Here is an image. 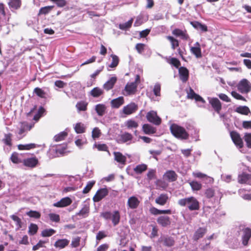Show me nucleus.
Returning a JSON list of instances; mask_svg holds the SVG:
<instances>
[{
  "instance_id": "51",
  "label": "nucleus",
  "mask_w": 251,
  "mask_h": 251,
  "mask_svg": "<svg viewBox=\"0 0 251 251\" xmlns=\"http://www.w3.org/2000/svg\"><path fill=\"white\" fill-rule=\"evenodd\" d=\"M126 126L129 129L132 128H136L138 126V124L136 121L132 120H129L126 121Z\"/></svg>"
},
{
  "instance_id": "60",
  "label": "nucleus",
  "mask_w": 251,
  "mask_h": 251,
  "mask_svg": "<svg viewBox=\"0 0 251 251\" xmlns=\"http://www.w3.org/2000/svg\"><path fill=\"white\" fill-rule=\"evenodd\" d=\"M44 111V108L43 107L41 106L38 109V113L34 115L33 117V120L36 121H38L42 116V115L43 114Z\"/></svg>"
},
{
  "instance_id": "38",
  "label": "nucleus",
  "mask_w": 251,
  "mask_h": 251,
  "mask_svg": "<svg viewBox=\"0 0 251 251\" xmlns=\"http://www.w3.org/2000/svg\"><path fill=\"white\" fill-rule=\"evenodd\" d=\"M103 93V90L99 88L95 87L93 88L90 92V94L91 96H92L94 98H97L101 95Z\"/></svg>"
},
{
  "instance_id": "13",
  "label": "nucleus",
  "mask_w": 251,
  "mask_h": 251,
  "mask_svg": "<svg viewBox=\"0 0 251 251\" xmlns=\"http://www.w3.org/2000/svg\"><path fill=\"white\" fill-rule=\"evenodd\" d=\"M72 202V201L69 197H65L54 203L53 206L56 207H64L70 205Z\"/></svg>"
},
{
  "instance_id": "56",
  "label": "nucleus",
  "mask_w": 251,
  "mask_h": 251,
  "mask_svg": "<svg viewBox=\"0 0 251 251\" xmlns=\"http://www.w3.org/2000/svg\"><path fill=\"white\" fill-rule=\"evenodd\" d=\"M26 215L30 217L38 219L40 217V213L36 211L30 210L26 212Z\"/></svg>"
},
{
  "instance_id": "52",
  "label": "nucleus",
  "mask_w": 251,
  "mask_h": 251,
  "mask_svg": "<svg viewBox=\"0 0 251 251\" xmlns=\"http://www.w3.org/2000/svg\"><path fill=\"white\" fill-rule=\"evenodd\" d=\"M55 231L51 228L45 229L42 231L41 235L43 237H50L54 234Z\"/></svg>"
},
{
  "instance_id": "24",
  "label": "nucleus",
  "mask_w": 251,
  "mask_h": 251,
  "mask_svg": "<svg viewBox=\"0 0 251 251\" xmlns=\"http://www.w3.org/2000/svg\"><path fill=\"white\" fill-rule=\"evenodd\" d=\"M111 106L113 108H118L124 103V98L123 97H119L112 100L111 102Z\"/></svg>"
},
{
  "instance_id": "29",
  "label": "nucleus",
  "mask_w": 251,
  "mask_h": 251,
  "mask_svg": "<svg viewBox=\"0 0 251 251\" xmlns=\"http://www.w3.org/2000/svg\"><path fill=\"white\" fill-rule=\"evenodd\" d=\"M150 212L154 215L159 214H171L172 213V211L170 209L159 210L154 207L150 209Z\"/></svg>"
},
{
  "instance_id": "54",
  "label": "nucleus",
  "mask_w": 251,
  "mask_h": 251,
  "mask_svg": "<svg viewBox=\"0 0 251 251\" xmlns=\"http://www.w3.org/2000/svg\"><path fill=\"white\" fill-rule=\"evenodd\" d=\"M11 218L16 222V225L17 226V229H19L22 227L21 220L18 216L12 215L10 216Z\"/></svg>"
},
{
  "instance_id": "5",
  "label": "nucleus",
  "mask_w": 251,
  "mask_h": 251,
  "mask_svg": "<svg viewBox=\"0 0 251 251\" xmlns=\"http://www.w3.org/2000/svg\"><path fill=\"white\" fill-rule=\"evenodd\" d=\"M146 117L149 122L151 123L156 126L160 125L161 123V118L158 116L156 112L154 111H151L148 112Z\"/></svg>"
},
{
  "instance_id": "34",
  "label": "nucleus",
  "mask_w": 251,
  "mask_h": 251,
  "mask_svg": "<svg viewBox=\"0 0 251 251\" xmlns=\"http://www.w3.org/2000/svg\"><path fill=\"white\" fill-rule=\"evenodd\" d=\"M166 179L170 181H174L176 179L177 175L173 171H168L164 175Z\"/></svg>"
},
{
  "instance_id": "1",
  "label": "nucleus",
  "mask_w": 251,
  "mask_h": 251,
  "mask_svg": "<svg viewBox=\"0 0 251 251\" xmlns=\"http://www.w3.org/2000/svg\"><path fill=\"white\" fill-rule=\"evenodd\" d=\"M177 203L181 206L187 205L190 211L198 210L200 209V202L194 197L180 199L178 201Z\"/></svg>"
},
{
  "instance_id": "64",
  "label": "nucleus",
  "mask_w": 251,
  "mask_h": 251,
  "mask_svg": "<svg viewBox=\"0 0 251 251\" xmlns=\"http://www.w3.org/2000/svg\"><path fill=\"white\" fill-rule=\"evenodd\" d=\"M49 216L50 220L53 222H58L60 221L59 215L57 214L50 213Z\"/></svg>"
},
{
  "instance_id": "16",
  "label": "nucleus",
  "mask_w": 251,
  "mask_h": 251,
  "mask_svg": "<svg viewBox=\"0 0 251 251\" xmlns=\"http://www.w3.org/2000/svg\"><path fill=\"white\" fill-rule=\"evenodd\" d=\"M133 138L132 135L128 132H125L119 136L118 139V143H127V144H129L130 142Z\"/></svg>"
},
{
  "instance_id": "35",
  "label": "nucleus",
  "mask_w": 251,
  "mask_h": 251,
  "mask_svg": "<svg viewBox=\"0 0 251 251\" xmlns=\"http://www.w3.org/2000/svg\"><path fill=\"white\" fill-rule=\"evenodd\" d=\"M190 51L192 53H193L196 58H200L201 57V49L200 47H192L190 49Z\"/></svg>"
},
{
  "instance_id": "50",
  "label": "nucleus",
  "mask_w": 251,
  "mask_h": 251,
  "mask_svg": "<svg viewBox=\"0 0 251 251\" xmlns=\"http://www.w3.org/2000/svg\"><path fill=\"white\" fill-rule=\"evenodd\" d=\"M38 226L34 224H31L29 226L28 234L30 235H33L37 232Z\"/></svg>"
},
{
  "instance_id": "15",
  "label": "nucleus",
  "mask_w": 251,
  "mask_h": 251,
  "mask_svg": "<svg viewBox=\"0 0 251 251\" xmlns=\"http://www.w3.org/2000/svg\"><path fill=\"white\" fill-rule=\"evenodd\" d=\"M178 73L180 80L185 82L189 77V71L184 67H180L178 69Z\"/></svg>"
},
{
  "instance_id": "42",
  "label": "nucleus",
  "mask_w": 251,
  "mask_h": 251,
  "mask_svg": "<svg viewBox=\"0 0 251 251\" xmlns=\"http://www.w3.org/2000/svg\"><path fill=\"white\" fill-rule=\"evenodd\" d=\"M147 169V166L145 164L138 165L134 168L136 174H141Z\"/></svg>"
},
{
  "instance_id": "44",
  "label": "nucleus",
  "mask_w": 251,
  "mask_h": 251,
  "mask_svg": "<svg viewBox=\"0 0 251 251\" xmlns=\"http://www.w3.org/2000/svg\"><path fill=\"white\" fill-rule=\"evenodd\" d=\"M132 23L133 19H131L125 23L120 24L119 25V28L122 30H126L131 26Z\"/></svg>"
},
{
  "instance_id": "19",
  "label": "nucleus",
  "mask_w": 251,
  "mask_h": 251,
  "mask_svg": "<svg viewBox=\"0 0 251 251\" xmlns=\"http://www.w3.org/2000/svg\"><path fill=\"white\" fill-rule=\"evenodd\" d=\"M168 200L169 197L168 194L162 193L155 199V202L157 204L163 206L166 204Z\"/></svg>"
},
{
  "instance_id": "33",
  "label": "nucleus",
  "mask_w": 251,
  "mask_h": 251,
  "mask_svg": "<svg viewBox=\"0 0 251 251\" xmlns=\"http://www.w3.org/2000/svg\"><path fill=\"white\" fill-rule=\"evenodd\" d=\"M143 130L147 134H153L156 132V128L149 124H144L143 126Z\"/></svg>"
},
{
  "instance_id": "6",
  "label": "nucleus",
  "mask_w": 251,
  "mask_h": 251,
  "mask_svg": "<svg viewBox=\"0 0 251 251\" xmlns=\"http://www.w3.org/2000/svg\"><path fill=\"white\" fill-rule=\"evenodd\" d=\"M90 213V205L86 202H84L80 210L75 214L76 216H79L80 218H85L87 217Z\"/></svg>"
},
{
  "instance_id": "39",
  "label": "nucleus",
  "mask_w": 251,
  "mask_h": 251,
  "mask_svg": "<svg viewBox=\"0 0 251 251\" xmlns=\"http://www.w3.org/2000/svg\"><path fill=\"white\" fill-rule=\"evenodd\" d=\"M74 128L77 133H82L85 131L84 125L81 123H76Z\"/></svg>"
},
{
  "instance_id": "40",
  "label": "nucleus",
  "mask_w": 251,
  "mask_h": 251,
  "mask_svg": "<svg viewBox=\"0 0 251 251\" xmlns=\"http://www.w3.org/2000/svg\"><path fill=\"white\" fill-rule=\"evenodd\" d=\"M189 184L193 191H199L202 188L201 184L197 181H191Z\"/></svg>"
},
{
  "instance_id": "59",
  "label": "nucleus",
  "mask_w": 251,
  "mask_h": 251,
  "mask_svg": "<svg viewBox=\"0 0 251 251\" xmlns=\"http://www.w3.org/2000/svg\"><path fill=\"white\" fill-rule=\"evenodd\" d=\"M244 140L246 142L247 147L249 148H251V133H245Z\"/></svg>"
},
{
  "instance_id": "21",
  "label": "nucleus",
  "mask_w": 251,
  "mask_h": 251,
  "mask_svg": "<svg viewBox=\"0 0 251 251\" xmlns=\"http://www.w3.org/2000/svg\"><path fill=\"white\" fill-rule=\"evenodd\" d=\"M172 34L176 37H180L182 39L185 40H187L189 37L186 30L183 31L178 28L174 29Z\"/></svg>"
},
{
  "instance_id": "46",
  "label": "nucleus",
  "mask_w": 251,
  "mask_h": 251,
  "mask_svg": "<svg viewBox=\"0 0 251 251\" xmlns=\"http://www.w3.org/2000/svg\"><path fill=\"white\" fill-rule=\"evenodd\" d=\"M67 136V133L65 131H64L55 135L54 137V140L56 142L61 141L63 140Z\"/></svg>"
},
{
  "instance_id": "37",
  "label": "nucleus",
  "mask_w": 251,
  "mask_h": 251,
  "mask_svg": "<svg viewBox=\"0 0 251 251\" xmlns=\"http://www.w3.org/2000/svg\"><path fill=\"white\" fill-rule=\"evenodd\" d=\"M69 241L67 239H59L54 244V246L60 249L64 248L67 246Z\"/></svg>"
},
{
  "instance_id": "10",
  "label": "nucleus",
  "mask_w": 251,
  "mask_h": 251,
  "mask_svg": "<svg viewBox=\"0 0 251 251\" xmlns=\"http://www.w3.org/2000/svg\"><path fill=\"white\" fill-rule=\"evenodd\" d=\"M108 194V190L107 188H101L97 191L94 196L93 200L94 202H99Z\"/></svg>"
},
{
  "instance_id": "2",
  "label": "nucleus",
  "mask_w": 251,
  "mask_h": 251,
  "mask_svg": "<svg viewBox=\"0 0 251 251\" xmlns=\"http://www.w3.org/2000/svg\"><path fill=\"white\" fill-rule=\"evenodd\" d=\"M170 129L172 134L177 139L186 140L189 138V135L186 130L176 124H172Z\"/></svg>"
},
{
  "instance_id": "9",
  "label": "nucleus",
  "mask_w": 251,
  "mask_h": 251,
  "mask_svg": "<svg viewBox=\"0 0 251 251\" xmlns=\"http://www.w3.org/2000/svg\"><path fill=\"white\" fill-rule=\"evenodd\" d=\"M209 103L211 105L215 111L220 114L222 109V104L220 101L216 98H208Z\"/></svg>"
},
{
  "instance_id": "57",
  "label": "nucleus",
  "mask_w": 251,
  "mask_h": 251,
  "mask_svg": "<svg viewBox=\"0 0 251 251\" xmlns=\"http://www.w3.org/2000/svg\"><path fill=\"white\" fill-rule=\"evenodd\" d=\"M193 175L194 176H195L196 177H198V178H206V179H209L210 181L211 180H213L212 178L210 177L207 176L206 175L203 174L202 173H201V172H194L193 173Z\"/></svg>"
},
{
  "instance_id": "45",
  "label": "nucleus",
  "mask_w": 251,
  "mask_h": 251,
  "mask_svg": "<svg viewBox=\"0 0 251 251\" xmlns=\"http://www.w3.org/2000/svg\"><path fill=\"white\" fill-rule=\"evenodd\" d=\"M36 147V145L33 143H30L25 145H18V149L20 150H29Z\"/></svg>"
},
{
  "instance_id": "27",
  "label": "nucleus",
  "mask_w": 251,
  "mask_h": 251,
  "mask_svg": "<svg viewBox=\"0 0 251 251\" xmlns=\"http://www.w3.org/2000/svg\"><path fill=\"white\" fill-rule=\"evenodd\" d=\"M95 109L97 114L100 117L103 116L106 112V106L103 104H97Z\"/></svg>"
},
{
  "instance_id": "31",
  "label": "nucleus",
  "mask_w": 251,
  "mask_h": 251,
  "mask_svg": "<svg viewBox=\"0 0 251 251\" xmlns=\"http://www.w3.org/2000/svg\"><path fill=\"white\" fill-rule=\"evenodd\" d=\"M114 155L115 160L117 162L124 165L126 164V158L123 155L122 153L120 152H114Z\"/></svg>"
},
{
  "instance_id": "8",
  "label": "nucleus",
  "mask_w": 251,
  "mask_h": 251,
  "mask_svg": "<svg viewBox=\"0 0 251 251\" xmlns=\"http://www.w3.org/2000/svg\"><path fill=\"white\" fill-rule=\"evenodd\" d=\"M137 85L135 82H128L125 87L126 93H124V95L129 96L134 94L137 91Z\"/></svg>"
},
{
  "instance_id": "11",
  "label": "nucleus",
  "mask_w": 251,
  "mask_h": 251,
  "mask_svg": "<svg viewBox=\"0 0 251 251\" xmlns=\"http://www.w3.org/2000/svg\"><path fill=\"white\" fill-rule=\"evenodd\" d=\"M137 109L138 105L134 102H131L123 107V112L126 115H130L135 112Z\"/></svg>"
},
{
  "instance_id": "36",
  "label": "nucleus",
  "mask_w": 251,
  "mask_h": 251,
  "mask_svg": "<svg viewBox=\"0 0 251 251\" xmlns=\"http://www.w3.org/2000/svg\"><path fill=\"white\" fill-rule=\"evenodd\" d=\"M12 134L10 133L4 134V138L2 139V142L6 145L11 146L12 145Z\"/></svg>"
},
{
  "instance_id": "47",
  "label": "nucleus",
  "mask_w": 251,
  "mask_h": 251,
  "mask_svg": "<svg viewBox=\"0 0 251 251\" xmlns=\"http://www.w3.org/2000/svg\"><path fill=\"white\" fill-rule=\"evenodd\" d=\"M235 111L242 114L248 115L250 110L249 108L246 106H239L236 108Z\"/></svg>"
},
{
  "instance_id": "4",
  "label": "nucleus",
  "mask_w": 251,
  "mask_h": 251,
  "mask_svg": "<svg viewBox=\"0 0 251 251\" xmlns=\"http://www.w3.org/2000/svg\"><path fill=\"white\" fill-rule=\"evenodd\" d=\"M237 87L239 91L242 94H247L251 91V84L245 78L241 80Z\"/></svg>"
},
{
  "instance_id": "61",
  "label": "nucleus",
  "mask_w": 251,
  "mask_h": 251,
  "mask_svg": "<svg viewBox=\"0 0 251 251\" xmlns=\"http://www.w3.org/2000/svg\"><path fill=\"white\" fill-rule=\"evenodd\" d=\"M160 90H161V86L159 83H156L153 89V92L154 94L156 96H159L160 95Z\"/></svg>"
},
{
  "instance_id": "26",
  "label": "nucleus",
  "mask_w": 251,
  "mask_h": 251,
  "mask_svg": "<svg viewBox=\"0 0 251 251\" xmlns=\"http://www.w3.org/2000/svg\"><path fill=\"white\" fill-rule=\"evenodd\" d=\"M159 241L163 243L165 246L171 247L174 245L175 241L173 237L164 236L159 239Z\"/></svg>"
},
{
  "instance_id": "14",
  "label": "nucleus",
  "mask_w": 251,
  "mask_h": 251,
  "mask_svg": "<svg viewBox=\"0 0 251 251\" xmlns=\"http://www.w3.org/2000/svg\"><path fill=\"white\" fill-rule=\"evenodd\" d=\"M140 201L135 196L129 197L127 200V205L132 209H136L140 204Z\"/></svg>"
},
{
  "instance_id": "53",
  "label": "nucleus",
  "mask_w": 251,
  "mask_h": 251,
  "mask_svg": "<svg viewBox=\"0 0 251 251\" xmlns=\"http://www.w3.org/2000/svg\"><path fill=\"white\" fill-rule=\"evenodd\" d=\"M34 93L41 98H46V93L42 89L39 87H36L34 89Z\"/></svg>"
},
{
  "instance_id": "22",
  "label": "nucleus",
  "mask_w": 251,
  "mask_h": 251,
  "mask_svg": "<svg viewBox=\"0 0 251 251\" xmlns=\"http://www.w3.org/2000/svg\"><path fill=\"white\" fill-rule=\"evenodd\" d=\"M157 222L162 226L166 227L171 224V220L168 216H161L157 219Z\"/></svg>"
},
{
  "instance_id": "62",
  "label": "nucleus",
  "mask_w": 251,
  "mask_h": 251,
  "mask_svg": "<svg viewBox=\"0 0 251 251\" xmlns=\"http://www.w3.org/2000/svg\"><path fill=\"white\" fill-rule=\"evenodd\" d=\"M100 134V130L98 127H95L92 132V136L93 139L98 138Z\"/></svg>"
},
{
  "instance_id": "41",
  "label": "nucleus",
  "mask_w": 251,
  "mask_h": 251,
  "mask_svg": "<svg viewBox=\"0 0 251 251\" xmlns=\"http://www.w3.org/2000/svg\"><path fill=\"white\" fill-rule=\"evenodd\" d=\"M166 38L171 42L173 50H175L176 47H178L179 43L177 39L171 36H167Z\"/></svg>"
},
{
  "instance_id": "48",
  "label": "nucleus",
  "mask_w": 251,
  "mask_h": 251,
  "mask_svg": "<svg viewBox=\"0 0 251 251\" xmlns=\"http://www.w3.org/2000/svg\"><path fill=\"white\" fill-rule=\"evenodd\" d=\"M168 63L178 69L181 64L179 60L175 57L171 58L168 61Z\"/></svg>"
},
{
  "instance_id": "49",
  "label": "nucleus",
  "mask_w": 251,
  "mask_h": 251,
  "mask_svg": "<svg viewBox=\"0 0 251 251\" xmlns=\"http://www.w3.org/2000/svg\"><path fill=\"white\" fill-rule=\"evenodd\" d=\"M246 191L244 189H240L239 190V193L241 197L246 200H251V194L249 193H246Z\"/></svg>"
},
{
  "instance_id": "55",
  "label": "nucleus",
  "mask_w": 251,
  "mask_h": 251,
  "mask_svg": "<svg viewBox=\"0 0 251 251\" xmlns=\"http://www.w3.org/2000/svg\"><path fill=\"white\" fill-rule=\"evenodd\" d=\"M52 6H48L42 7L40 9L39 11V14H47L52 9Z\"/></svg>"
},
{
  "instance_id": "18",
  "label": "nucleus",
  "mask_w": 251,
  "mask_h": 251,
  "mask_svg": "<svg viewBox=\"0 0 251 251\" xmlns=\"http://www.w3.org/2000/svg\"><path fill=\"white\" fill-rule=\"evenodd\" d=\"M187 97L190 99H195L197 101H201L203 103L205 102V100L201 96L195 93L191 88L189 91L187 92Z\"/></svg>"
},
{
  "instance_id": "7",
  "label": "nucleus",
  "mask_w": 251,
  "mask_h": 251,
  "mask_svg": "<svg viewBox=\"0 0 251 251\" xmlns=\"http://www.w3.org/2000/svg\"><path fill=\"white\" fill-rule=\"evenodd\" d=\"M33 124H28L27 122H23L21 123L19 130L18 134L20 139L23 138L25 135V133L28 130H30L33 126Z\"/></svg>"
},
{
  "instance_id": "3",
  "label": "nucleus",
  "mask_w": 251,
  "mask_h": 251,
  "mask_svg": "<svg viewBox=\"0 0 251 251\" xmlns=\"http://www.w3.org/2000/svg\"><path fill=\"white\" fill-rule=\"evenodd\" d=\"M100 216L106 220H111L114 226L119 224L121 218L119 211L115 210L113 212L106 211L101 213Z\"/></svg>"
},
{
  "instance_id": "12",
  "label": "nucleus",
  "mask_w": 251,
  "mask_h": 251,
  "mask_svg": "<svg viewBox=\"0 0 251 251\" xmlns=\"http://www.w3.org/2000/svg\"><path fill=\"white\" fill-rule=\"evenodd\" d=\"M231 139L235 145L239 148H242L243 146V142L240 135L235 131L230 132Z\"/></svg>"
},
{
  "instance_id": "17",
  "label": "nucleus",
  "mask_w": 251,
  "mask_h": 251,
  "mask_svg": "<svg viewBox=\"0 0 251 251\" xmlns=\"http://www.w3.org/2000/svg\"><path fill=\"white\" fill-rule=\"evenodd\" d=\"M251 237V229L249 228H245L243 230V235L242 236V244L244 246H247L248 241Z\"/></svg>"
},
{
  "instance_id": "28",
  "label": "nucleus",
  "mask_w": 251,
  "mask_h": 251,
  "mask_svg": "<svg viewBox=\"0 0 251 251\" xmlns=\"http://www.w3.org/2000/svg\"><path fill=\"white\" fill-rule=\"evenodd\" d=\"M206 232V229L204 227L199 228L195 232L193 239L195 241L202 238Z\"/></svg>"
},
{
  "instance_id": "30",
  "label": "nucleus",
  "mask_w": 251,
  "mask_h": 251,
  "mask_svg": "<svg viewBox=\"0 0 251 251\" xmlns=\"http://www.w3.org/2000/svg\"><path fill=\"white\" fill-rule=\"evenodd\" d=\"M8 4L11 9H19L22 5L21 0H9Z\"/></svg>"
},
{
  "instance_id": "20",
  "label": "nucleus",
  "mask_w": 251,
  "mask_h": 251,
  "mask_svg": "<svg viewBox=\"0 0 251 251\" xmlns=\"http://www.w3.org/2000/svg\"><path fill=\"white\" fill-rule=\"evenodd\" d=\"M38 163V160L35 157L25 159L23 161V164L25 166L30 168L35 167Z\"/></svg>"
},
{
  "instance_id": "63",
  "label": "nucleus",
  "mask_w": 251,
  "mask_h": 251,
  "mask_svg": "<svg viewBox=\"0 0 251 251\" xmlns=\"http://www.w3.org/2000/svg\"><path fill=\"white\" fill-rule=\"evenodd\" d=\"M11 160L14 163L18 164L21 162V160L19 158L18 154L17 153H14L11 155Z\"/></svg>"
},
{
  "instance_id": "43",
  "label": "nucleus",
  "mask_w": 251,
  "mask_h": 251,
  "mask_svg": "<svg viewBox=\"0 0 251 251\" xmlns=\"http://www.w3.org/2000/svg\"><path fill=\"white\" fill-rule=\"evenodd\" d=\"M111 57H112V62L109 65L108 67L112 68H115L119 64V57L115 54H111Z\"/></svg>"
},
{
  "instance_id": "32",
  "label": "nucleus",
  "mask_w": 251,
  "mask_h": 251,
  "mask_svg": "<svg viewBox=\"0 0 251 251\" xmlns=\"http://www.w3.org/2000/svg\"><path fill=\"white\" fill-rule=\"evenodd\" d=\"M88 103L85 101L81 100L76 103L75 107L78 112L85 111L87 109Z\"/></svg>"
},
{
  "instance_id": "25",
  "label": "nucleus",
  "mask_w": 251,
  "mask_h": 251,
  "mask_svg": "<svg viewBox=\"0 0 251 251\" xmlns=\"http://www.w3.org/2000/svg\"><path fill=\"white\" fill-rule=\"evenodd\" d=\"M117 78L116 76L111 77L108 81L103 84V88L106 91H109L113 88L117 81Z\"/></svg>"
},
{
  "instance_id": "58",
  "label": "nucleus",
  "mask_w": 251,
  "mask_h": 251,
  "mask_svg": "<svg viewBox=\"0 0 251 251\" xmlns=\"http://www.w3.org/2000/svg\"><path fill=\"white\" fill-rule=\"evenodd\" d=\"M94 184H95L94 181H89L88 182L87 184L86 185V186L83 189V193L84 194H86V193H88L90 191V190L91 189V188H92V187L93 186Z\"/></svg>"
},
{
  "instance_id": "23",
  "label": "nucleus",
  "mask_w": 251,
  "mask_h": 251,
  "mask_svg": "<svg viewBox=\"0 0 251 251\" xmlns=\"http://www.w3.org/2000/svg\"><path fill=\"white\" fill-rule=\"evenodd\" d=\"M251 180V175L249 174L243 173L238 176V181L240 183L249 184Z\"/></svg>"
}]
</instances>
